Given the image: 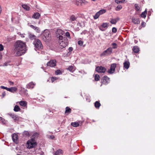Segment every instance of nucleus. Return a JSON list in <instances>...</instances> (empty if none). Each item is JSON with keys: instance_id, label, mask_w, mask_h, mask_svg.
Listing matches in <instances>:
<instances>
[{"instance_id": "nucleus-1", "label": "nucleus", "mask_w": 155, "mask_h": 155, "mask_svg": "<svg viewBox=\"0 0 155 155\" xmlns=\"http://www.w3.org/2000/svg\"><path fill=\"white\" fill-rule=\"evenodd\" d=\"M25 43L21 41H17L14 45V53L16 56H20L26 51Z\"/></svg>"}, {"instance_id": "nucleus-2", "label": "nucleus", "mask_w": 155, "mask_h": 155, "mask_svg": "<svg viewBox=\"0 0 155 155\" xmlns=\"http://www.w3.org/2000/svg\"><path fill=\"white\" fill-rule=\"evenodd\" d=\"M27 144L28 145L27 148L28 149H31L35 147L37 143L35 139L33 138H32L27 141Z\"/></svg>"}, {"instance_id": "nucleus-3", "label": "nucleus", "mask_w": 155, "mask_h": 155, "mask_svg": "<svg viewBox=\"0 0 155 155\" xmlns=\"http://www.w3.org/2000/svg\"><path fill=\"white\" fill-rule=\"evenodd\" d=\"M42 38L44 40H48L51 37L50 32L48 30H45L42 33Z\"/></svg>"}, {"instance_id": "nucleus-4", "label": "nucleus", "mask_w": 155, "mask_h": 155, "mask_svg": "<svg viewBox=\"0 0 155 155\" xmlns=\"http://www.w3.org/2000/svg\"><path fill=\"white\" fill-rule=\"evenodd\" d=\"M35 48L37 49H42L43 46L41 41L38 39H36L33 42Z\"/></svg>"}, {"instance_id": "nucleus-5", "label": "nucleus", "mask_w": 155, "mask_h": 155, "mask_svg": "<svg viewBox=\"0 0 155 155\" xmlns=\"http://www.w3.org/2000/svg\"><path fill=\"white\" fill-rule=\"evenodd\" d=\"M64 34V32L61 29H58L56 32V34L57 38L59 40H61L63 39V37L62 36Z\"/></svg>"}, {"instance_id": "nucleus-6", "label": "nucleus", "mask_w": 155, "mask_h": 155, "mask_svg": "<svg viewBox=\"0 0 155 155\" xmlns=\"http://www.w3.org/2000/svg\"><path fill=\"white\" fill-rule=\"evenodd\" d=\"M112 52V48L111 47H110L108 48L101 53L100 54V56L101 57L107 56L110 54Z\"/></svg>"}, {"instance_id": "nucleus-7", "label": "nucleus", "mask_w": 155, "mask_h": 155, "mask_svg": "<svg viewBox=\"0 0 155 155\" xmlns=\"http://www.w3.org/2000/svg\"><path fill=\"white\" fill-rule=\"evenodd\" d=\"M59 47L60 49H62L65 48L67 46V43L65 39V37L63 38V40H59Z\"/></svg>"}, {"instance_id": "nucleus-8", "label": "nucleus", "mask_w": 155, "mask_h": 155, "mask_svg": "<svg viewBox=\"0 0 155 155\" xmlns=\"http://www.w3.org/2000/svg\"><path fill=\"white\" fill-rule=\"evenodd\" d=\"M116 67V64L113 63L111 64L110 68L109 69L107 72L110 74H112L114 73L115 71V69Z\"/></svg>"}, {"instance_id": "nucleus-9", "label": "nucleus", "mask_w": 155, "mask_h": 155, "mask_svg": "<svg viewBox=\"0 0 155 155\" xmlns=\"http://www.w3.org/2000/svg\"><path fill=\"white\" fill-rule=\"evenodd\" d=\"M96 71L98 73H104L106 71V69L104 67L101 66H97L96 68Z\"/></svg>"}, {"instance_id": "nucleus-10", "label": "nucleus", "mask_w": 155, "mask_h": 155, "mask_svg": "<svg viewBox=\"0 0 155 155\" xmlns=\"http://www.w3.org/2000/svg\"><path fill=\"white\" fill-rule=\"evenodd\" d=\"M88 3V2L85 0H77L76 2V4L78 6H81L83 4L86 5Z\"/></svg>"}, {"instance_id": "nucleus-11", "label": "nucleus", "mask_w": 155, "mask_h": 155, "mask_svg": "<svg viewBox=\"0 0 155 155\" xmlns=\"http://www.w3.org/2000/svg\"><path fill=\"white\" fill-rule=\"evenodd\" d=\"M47 65L48 66L54 67L56 65V61L51 60L47 63Z\"/></svg>"}, {"instance_id": "nucleus-12", "label": "nucleus", "mask_w": 155, "mask_h": 155, "mask_svg": "<svg viewBox=\"0 0 155 155\" xmlns=\"http://www.w3.org/2000/svg\"><path fill=\"white\" fill-rule=\"evenodd\" d=\"M8 115L11 117L15 121H18L19 120V117L17 115L11 113L8 114Z\"/></svg>"}, {"instance_id": "nucleus-13", "label": "nucleus", "mask_w": 155, "mask_h": 155, "mask_svg": "<svg viewBox=\"0 0 155 155\" xmlns=\"http://www.w3.org/2000/svg\"><path fill=\"white\" fill-rule=\"evenodd\" d=\"M109 78L106 76H104L103 78L102 83L103 84H106L109 82Z\"/></svg>"}, {"instance_id": "nucleus-14", "label": "nucleus", "mask_w": 155, "mask_h": 155, "mask_svg": "<svg viewBox=\"0 0 155 155\" xmlns=\"http://www.w3.org/2000/svg\"><path fill=\"white\" fill-rule=\"evenodd\" d=\"M12 138L13 141L15 143H17L18 142V137L17 134H12Z\"/></svg>"}, {"instance_id": "nucleus-15", "label": "nucleus", "mask_w": 155, "mask_h": 155, "mask_svg": "<svg viewBox=\"0 0 155 155\" xmlns=\"http://www.w3.org/2000/svg\"><path fill=\"white\" fill-rule=\"evenodd\" d=\"M28 25L30 27L34 30L37 32L39 33L40 32V30L38 27L32 25H29V24H28Z\"/></svg>"}, {"instance_id": "nucleus-16", "label": "nucleus", "mask_w": 155, "mask_h": 155, "mask_svg": "<svg viewBox=\"0 0 155 155\" xmlns=\"http://www.w3.org/2000/svg\"><path fill=\"white\" fill-rule=\"evenodd\" d=\"M17 90V88L15 87H12L10 88H8V91L12 93H14Z\"/></svg>"}, {"instance_id": "nucleus-17", "label": "nucleus", "mask_w": 155, "mask_h": 155, "mask_svg": "<svg viewBox=\"0 0 155 155\" xmlns=\"http://www.w3.org/2000/svg\"><path fill=\"white\" fill-rule=\"evenodd\" d=\"M35 84L33 82H31L27 85V87L28 88H33Z\"/></svg>"}, {"instance_id": "nucleus-18", "label": "nucleus", "mask_w": 155, "mask_h": 155, "mask_svg": "<svg viewBox=\"0 0 155 155\" xmlns=\"http://www.w3.org/2000/svg\"><path fill=\"white\" fill-rule=\"evenodd\" d=\"M130 63L129 61H126L124 63V67L126 69H128L130 66Z\"/></svg>"}, {"instance_id": "nucleus-19", "label": "nucleus", "mask_w": 155, "mask_h": 155, "mask_svg": "<svg viewBox=\"0 0 155 155\" xmlns=\"http://www.w3.org/2000/svg\"><path fill=\"white\" fill-rule=\"evenodd\" d=\"M132 21L134 23L136 24H138L140 23L139 19L137 18H132Z\"/></svg>"}, {"instance_id": "nucleus-20", "label": "nucleus", "mask_w": 155, "mask_h": 155, "mask_svg": "<svg viewBox=\"0 0 155 155\" xmlns=\"http://www.w3.org/2000/svg\"><path fill=\"white\" fill-rule=\"evenodd\" d=\"M119 20V18H118L115 19H110V22L112 24H115Z\"/></svg>"}, {"instance_id": "nucleus-21", "label": "nucleus", "mask_w": 155, "mask_h": 155, "mask_svg": "<svg viewBox=\"0 0 155 155\" xmlns=\"http://www.w3.org/2000/svg\"><path fill=\"white\" fill-rule=\"evenodd\" d=\"M40 16V15L39 13L37 12L35 13L32 16V18L35 19H38Z\"/></svg>"}, {"instance_id": "nucleus-22", "label": "nucleus", "mask_w": 155, "mask_h": 155, "mask_svg": "<svg viewBox=\"0 0 155 155\" xmlns=\"http://www.w3.org/2000/svg\"><path fill=\"white\" fill-rule=\"evenodd\" d=\"M29 38L31 39V40H35L36 39V37L35 35H34L32 34L31 33L28 34Z\"/></svg>"}, {"instance_id": "nucleus-23", "label": "nucleus", "mask_w": 155, "mask_h": 155, "mask_svg": "<svg viewBox=\"0 0 155 155\" xmlns=\"http://www.w3.org/2000/svg\"><path fill=\"white\" fill-rule=\"evenodd\" d=\"M19 104L21 106L25 107L27 105V103L25 101H21L19 102Z\"/></svg>"}, {"instance_id": "nucleus-24", "label": "nucleus", "mask_w": 155, "mask_h": 155, "mask_svg": "<svg viewBox=\"0 0 155 155\" xmlns=\"http://www.w3.org/2000/svg\"><path fill=\"white\" fill-rule=\"evenodd\" d=\"M21 93H23L25 95H27L28 94V93H27V90L24 88H21Z\"/></svg>"}, {"instance_id": "nucleus-25", "label": "nucleus", "mask_w": 155, "mask_h": 155, "mask_svg": "<svg viewBox=\"0 0 155 155\" xmlns=\"http://www.w3.org/2000/svg\"><path fill=\"white\" fill-rule=\"evenodd\" d=\"M133 50L135 53H137L139 52V49L137 46H134Z\"/></svg>"}, {"instance_id": "nucleus-26", "label": "nucleus", "mask_w": 155, "mask_h": 155, "mask_svg": "<svg viewBox=\"0 0 155 155\" xmlns=\"http://www.w3.org/2000/svg\"><path fill=\"white\" fill-rule=\"evenodd\" d=\"M62 153V150L61 149H58L54 153L55 155H59Z\"/></svg>"}, {"instance_id": "nucleus-27", "label": "nucleus", "mask_w": 155, "mask_h": 155, "mask_svg": "<svg viewBox=\"0 0 155 155\" xmlns=\"http://www.w3.org/2000/svg\"><path fill=\"white\" fill-rule=\"evenodd\" d=\"M101 105L100 102L98 101H96L94 103L95 107L97 108H99Z\"/></svg>"}, {"instance_id": "nucleus-28", "label": "nucleus", "mask_w": 155, "mask_h": 155, "mask_svg": "<svg viewBox=\"0 0 155 155\" xmlns=\"http://www.w3.org/2000/svg\"><path fill=\"white\" fill-rule=\"evenodd\" d=\"M71 125L73 127H78L79 125V124L78 123L75 122H72L71 124Z\"/></svg>"}, {"instance_id": "nucleus-29", "label": "nucleus", "mask_w": 155, "mask_h": 155, "mask_svg": "<svg viewBox=\"0 0 155 155\" xmlns=\"http://www.w3.org/2000/svg\"><path fill=\"white\" fill-rule=\"evenodd\" d=\"M147 14V11L146 10H145L144 12H142L141 15V16L142 18H145Z\"/></svg>"}, {"instance_id": "nucleus-30", "label": "nucleus", "mask_w": 155, "mask_h": 155, "mask_svg": "<svg viewBox=\"0 0 155 155\" xmlns=\"http://www.w3.org/2000/svg\"><path fill=\"white\" fill-rule=\"evenodd\" d=\"M20 108L18 105H16L15 106L14 110L15 112H17L20 111Z\"/></svg>"}, {"instance_id": "nucleus-31", "label": "nucleus", "mask_w": 155, "mask_h": 155, "mask_svg": "<svg viewBox=\"0 0 155 155\" xmlns=\"http://www.w3.org/2000/svg\"><path fill=\"white\" fill-rule=\"evenodd\" d=\"M22 7L26 10H29L30 9V7L26 5H22Z\"/></svg>"}, {"instance_id": "nucleus-32", "label": "nucleus", "mask_w": 155, "mask_h": 155, "mask_svg": "<svg viewBox=\"0 0 155 155\" xmlns=\"http://www.w3.org/2000/svg\"><path fill=\"white\" fill-rule=\"evenodd\" d=\"M77 17L74 15H71L70 18V20L71 21H73L76 20Z\"/></svg>"}, {"instance_id": "nucleus-33", "label": "nucleus", "mask_w": 155, "mask_h": 155, "mask_svg": "<svg viewBox=\"0 0 155 155\" xmlns=\"http://www.w3.org/2000/svg\"><path fill=\"white\" fill-rule=\"evenodd\" d=\"M71 109L68 107H67L65 109V113H69L71 112Z\"/></svg>"}, {"instance_id": "nucleus-34", "label": "nucleus", "mask_w": 155, "mask_h": 155, "mask_svg": "<svg viewBox=\"0 0 155 155\" xmlns=\"http://www.w3.org/2000/svg\"><path fill=\"white\" fill-rule=\"evenodd\" d=\"M108 24L107 23H103L101 25L102 28H107L108 27Z\"/></svg>"}, {"instance_id": "nucleus-35", "label": "nucleus", "mask_w": 155, "mask_h": 155, "mask_svg": "<svg viewBox=\"0 0 155 155\" xmlns=\"http://www.w3.org/2000/svg\"><path fill=\"white\" fill-rule=\"evenodd\" d=\"M23 134L24 136L26 137H28L29 135V132L26 131H25L24 132Z\"/></svg>"}, {"instance_id": "nucleus-36", "label": "nucleus", "mask_w": 155, "mask_h": 155, "mask_svg": "<svg viewBox=\"0 0 155 155\" xmlns=\"http://www.w3.org/2000/svg\"><path fill=\"white\" fill-rule=\"evenodd\" d=\"M106 12V10L105 9H102L100 10L99 12H98L100 15L103 14L105 13Z\"/></svg>"}, {"instance_id": "nucleus-37", "label": "nucleus", "mask_w": 155, "mask_h": 155, "mask_svg": "<svg viewBox=\"0 0 155 155\" xmlns=\"http://www.w3.org/2000/svg\"><path fill=\"white\" fill-rule=\"evenodd\" d=\"M100 78V76L97 74H96L94 76V79L96 81H98Z\"/></svg>"}, {"instance_id": "nucleus-38", "label": "nucleus", "mask_w": 155, "mask_h": 155, "mask_svg": "<svg viewBox=\"0 0 155 155\" xmlns=\"http://www.w3.org/2000/svg\"><path fill=\"white\" fill-rule=\"evenodd\" d=\"M100 15L98 12L96 13L95 14L94 16V19H97L99 17V16Z\"/></svg>"}, {"instance_id": "nucleus-39", "label": "nucleus", "mask_w": 155, "mask_h": 155, "mask_svg": "<svg viewBox=\"0 0 155 155\" xmlns=\"http://www.w3.org/2000/svg\"><path fill=\"white\" fill-rule=\"evenodd\" d=\"M125 0H116L115 2L117 4H119L120 3L124 2Z\"/></svg>"}, {"instance_id": "nucleus-40", "label": "nucleus", "mask_w": 155, "mask_h": 155, "mask_svg": "<svg viewBox=\"0 0 155 155\" xmlns=\"http://www.w3.org/2000/svg\"><path fill=\"white\" fill-rule=\"evenodd\" d=\"M112 45L113 46V47L112 48H113L114 49H115L117 48V45L116 43H113L112 44Z\"/></svg>"}, {"instance_id": "nucleus-41", "label": "nucleus", "mask_w": 155, "mask_h": 155, "mask_svg": "<svg viewBox=\"0 0 155 155\" xmlns=\"http://www.w3.org/2000/svg\"><path fill=\"white\" fill-rule=\"evenodd\" d=\"M134 6L136 10H137V11H138L139 10L140 8L138 5V4H135V5Z\"/></svg>"}, {"instance_id": "nucleus-42", "label": "nucleus", "mask_w": 155, "mask_h": 155, "mask_svg": "<svg viewBox=\"0 0 155 155\" xmlns=\"http://www.w3.org/2000/svg\"><path fill=\"white\" fill-rule=\"evenodd\" d=\"M67 69L70 71H72L73 69V67L72 66H70Z\"/></svg>"}, {"instance_id": "nucleus-43", "label": "nucleus", "mask_w": 155, "mask_h": 155, "mask_svg": "<svg viewBox=\"0 0 155 155\" xmlns=\"http://www.w3.org/2000/svg\"><path fill=\"white\" fill-rule=\"evenodd\" d=\"M55 74L56 75L60 74H61V72L60 70H58L55 71Z\"/></svg>"}, {"instance_id": "nucleus-44", "label": "nucleus", "mask_w": 155, "mask_h": 155, "mask_svg": "<svg viewBox=\"0 0 155 155\" xmlns=\"http://www.w3.org/2000/svg\"><path fill=\"white\" fill-rule=\"evenodd\" d=\"M38 134L37 133H34L33 135H32V136L33 137H34V138H33L34 139H35V137H37L38 135Z\"/></svg>"}, {"instance_id": "nucleus-45", "label": "nucleus", "mask_w": 155, "mask_h": 155, "mask_svg": "<svg viewBox=\"0 0 155 155\" xmlns=\"http://www.w3.org/2000/svg\"><path fill=\"white\" fill-rule=\"evenodd\" d=\"M122 8V6L120 5H118L116 8L117 10H119L121 9Z\"/></svg>"}, {"instance_id": "nucleus-46", "label": "nucleus", "mask_w": 155, "mask_h": 155, "mask_svg": "<svg viewBox=\"0 0 155 155\" xmlns=\"http://www.w3.org/2000/svg\"><path fill=\"white\" fill-rule=\"evenodd\" d=\"M18 34L22 38H23L25 37V34H21L20 33H18Z\"/></svg>"}, {"instance_id": "nucleus-47", "label": "nucleus", "mask_w": 155, "mask_h": 155, "mask_svg": "<svg viewBox=\"0 0 155 155\" xmlns=\"http://www.w3.org/2000/svg\"><path fill=\"white\" fill-rule=\"evenodd\" d=\"M57 78L56 77H52L51 78V81L52 82L57 80Z\"/></svg>"}, {"instance_id": "nucleus-48", "label": "nucleus", "mask_w": 155, "mask_h": 155, "mask_svg": "<svg viewBox=\"0 0 155 155\" xmlns=\"http://www.w3.org/2000/svg\"><path fill=\"white\" fill-rule=\"evenodd\" d=\"M10 63V61H7L5 62L4 63L3 66H7L8 65H9V63Z\"/></svg>"}, {"instance_id": "nucleus-49", "label": "nucleus", "mask_w": 155, "mask_h": 155, "mask_svg": "<svg viewBox=\"0 0 155 155\" xmlns=\"http://www.w3.org/2000/svg\"><path fill=\"white\" fill-rule=\"evenodd\" d=\"M83 42L81 41L80 40L78 41V45L81 46L83 45Z\"/></svg>"}, {"instance_id": "nucleus-50", "label": "nucleus", "mask_w": 155, "mask_h": 155, "mask_svg": "<svg viewBox=\"0 0 155 155\" xmlns=\"http://www.w3.org/2000/svg\"><path fill=\"white\" fill-rule=\"evenodd\" d=\"M117 31V29L115 28V27H113V28L112 29V31L113 32H114V33H116Z\"/></svg>"}, {"instance_id": "nucleus-51", "label": "nucleus", "mask_w": 155, "mask_h": 155, "mask_svg": "<svg viewBox=\"0 0 155 155\" xmlns=\"http://www.w3.org/2000/svg\"><path fill=\"white\" fill-rule=\"evenodd\" d=\"M4 50V47L2 44H0V51H2Z\"/></svg>"}, {"instance_id": "nucleus-52", "label": "nucleus", "mask_w": 155, "mask_h": 155, "mask_svg": "<svg viewBox=\"0 0 155 155\" xmlns=\"http://www.w3.org/2000/svg\"><path fill=\"white\" fill-rule=\"evenodd\" d=\"M0 88H1L2 89H3L6 90L7 91H8V87H5L4 86H0Z\"/></svg>"}, {"instance_id": "nucleus-53", "label": "nucleus", "mask_w": 155, "mask_h": 155, "mask_svg": "<svg viewBox=\"0 0 155 155\" xmlns=\"http://www.w3.org/2000/svg\"><path fill=\"white\" fill-rule=\"evenodd\" d=\"M66 36L68 38H70V33L69 32H67L65 34Z\"/></svg>"}, {"instance_id": "nucleus-54", "label": "nucleus", "mask_w": 155, "mask_h": 155, "mask_svg": "<svg viewBox=\"0 0 155 155\" xmlns=\"http://www.w3.org/2000/svg\"><path fill=\"white\" fill-rule=\"evenodd\" d=\"M5 120L4 118H2V117H0V121H2V122H3Z\"/></svg>"}, {"instance_id": "nucleus-55", "label": "nucleus", "mask_w": 155, "mask_h": 155, "mask_svg": "<svg viewBox=\"0 0 155 155\" xmlns=\"http://www.w3.org/2000/svg\"><path fill=\"white\" fill-rule=\"evenodd\" d=\"M10 84L12 86L13 85L14 83L13 82H12L11 81H9Z\"/></svg>"}, {"instance_id": "nucleus-56", "label": "nucleus", "mask_w": 155, "mask_h": 155, "mask_svg": "<svg viewBox=\"0 0 155 155\" xmlns=\"http://www.w3.org/2000/svg\"><path fill=\"white\" fill-rule=\"evenodd\" d=\"M103 28H102L101 26L99 27V29L102 31H104L105 30L103 29Z\"/></svg>"}, {"instance_id": "nucleus-57", "label": "nucleus", "mask_w": 155, "mask_h": 155, "mask_svg": "<svg viewBox=\"0 0 155 155\" xmlns=\"http://www.w3.org/2000/svg\"><path fill=\"white\" fill-rule=\"evenodd\" d=\"M68 50L69 51H71L73 50V48L72 47H69Z\"/></svg>"}, {"instance_id": "nucleus-58", "label": "nucleus", "mask_w": 155, "mask_h": 155, "mask_svg": "<svg viewBox=\"0 0 155 155\" xmlns=\"http://www.w3.org/2000/svg\"><path fill=\"white\" fill-rule=\"evenodd\" d=\"M2 95L3 97H4L5 95V92H3L2 93Z\"/></svg>"}, {"instance_id": "nucleus-59", "label": "nucleus", "mask_w": 155, "mask_h": 155, "mask_svg": "<svg viewBox=\"0 0 155 155\" xmlns=\"http://www.w3.org/2000/svg\"><path fill=\"white\" fill-rule=\"evenodd\" d=\"M2 58V55L1 53H0V59Z\"/></svg>"}, {"instance_id": "nucleus-60", "label": "nucleus", "mask_w": 155, "mask_h": 155, "mask_svg": "<svg viewBox=\"0 0 155 155\" xmlns=\"http://www.w3.org/2000/svg\"><path fill=\"white\" fill-rule=\"evenodd\" d=\"M145 24V22H142L141 23V25H143Z\"/></svg>"}, {"instance_id": "nucleus-61", "label": "nucleus", "mask_w": 155, "mask_h": 155, "mask_svg": "<svg viewBox=\"0 0 155 155\" xmlns=\"http://www.w3.org/2000/svg\"><path fill=\"white\" fill-rule=\"evenodd\" d=\"M85 34V31H83L81 33V34Z\"/></svg>"}, {"instance_id": "nucleus-62", "label": "nucleus", "mask_w": 155, "mask_h": 155, "mask_svg": "<svg viewBox=\"0 0 155 155\" xmlns=\"http://www.w3.org/2000/svg\"><path fill=\"white\" fill-rule=\"evenodd\" d=\"M54 138V136H52V137H51L52 139H53Z\"/></svg>"}, {"instance_id": "nucleus-63", "label": "nucleus", "mask_w": 155, "mask_h": 155, "mask_svg": "<svg viewBox=\"0 0 155 155\" xmlns=\"http://www.w3.org/2000/svg\"><path fill=\"white\" fill-rule=\"evenodd\" d=\"M91 0L93 1L94 2V1H96V0Z\"/></svg>"}, {"instance_id": "nucleus-64", "label": "nucleus", "mask_w": 155, "mask_h": 155, "mask_svg": "<svg viewBox=\"0 0 155 155\" xmlns=\"http://www.w3.org/2000/svg\"><path fill=\"white\" fill-rule=\"evenodd\" d=\"M17 155H21V154H17Z\"/></svg>"}]
</instances>
